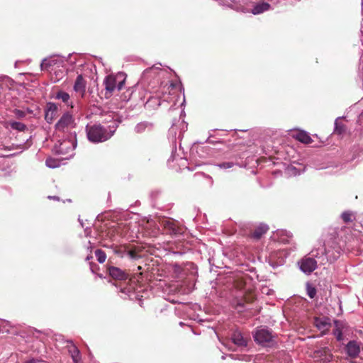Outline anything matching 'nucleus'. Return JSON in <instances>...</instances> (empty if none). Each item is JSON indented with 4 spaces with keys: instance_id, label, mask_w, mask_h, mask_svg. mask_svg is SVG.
Returning a JSON list of instances; mask_svg holds the SVG:
<instances>
[{
    "instance_id": "f257e3e1",
    "label": "nucleus",
    "mask_w": 363,
    "mask_h": 363,
    "mask_svg": "<svg viewBox=\"0 0 363 363\" xmlns=\"http://www.w3.org/2000/svg\"><path fill=\"white\" fill-rule=\"evenodd\" d=\"M164 89L169 91V95L168 97L164 96V100L174 102V104L168 110V114L169 117L172 118V121L167 134L168 140L172 145V154L167 163L170 168H174V165L172 163L179 157V154L177 153V145L179 150L182 148V122L180 121L182 118V103H177L179 99L177 91L181 90V86H177L171 82L167 84Z\"/></svg>"
},
{
    "instance_id": "f03ea898",
    "label": "nucleus",
    "mask_w": 363,
    "mask_h": 363,
    "mask_svg": "<svg viewBox=\"0 0 363 363\" xmlns=\"http://www.w3.org/2000/svg\"><path fill=\"white\" fill-rule=\"evenodd\" d=\"M117 128L116 125H109L108 129L99 123L87 125L86 132L88 140L94 143H103L112 137Z\"/></svg>"
},
{
    "instance_id": "7ed1b4c3",
    "label": "nucleus",
    "mask_w": 363,
    "mask_h": 363,
    "mask_svg": "<svg viewBox=\"0 0 363 363\" xmlns=\"http://www.w3.org/2000/svg\"><path fill=\"white\" fill-rule=\"evenodd\" d=\"M75 126L76 123L73 116L69 112H65L55 125L56 137L64 138L67 135L76 134Z\"/></svg>"
},
{
    "instance_id": "20e7f679",
    "label": "nucleus",
    "mask_w": 363,
    "mask_h": 363,
    "mask_svg": "<svg viewBox=\"0 0 363 363\" xmlns=\"http://www.w3.org/2000/svg\"><path fill=\"white\" fill-rule=\"evenodd\" d=\"M65 60V57L59 56L45 58L40 64L41 70L54 73L56 75V80H58L62 78L65 72V67H64Z\"/></svg>"
},
{
    "instance_id": "39448f33",
    "label": "nucleus",
    "mask_w": 363,
    "mask_h": 363,
    "mask_svg": "<svg viewBox=\"0 0 363 363\" xmlns=\"http://www.w3.org/2000/svg\"><path fill=\"white\" fill-rule=\"evenodd\" d=\"M57 143L55 145V151L57 154L67 155L68 159L74 155V150L77 146V134L67 135L64 138H58Z\"/></svg>"
},
{
    "instance_id": "423d86ee",
    "label": "nucleus",
    "mask_w": 363,
    "mask_h": 363,
    "mask_svg": "<svg viewBox=\"0 0 363 363\" xmlns=\"http://www.w3.org/2000/svg\"><path fill=\"white\" fill-rule=\"evenodd\" d=\"M197 275V267L192 262L183 266V294H189L194 289Z\"/></svg>"
},
{
    "instance_id": "0eeeda50",
    "label": "nucleus",
    "mask_w": 363,
    "mask_h": 363,
    "mask_svg": "<svg viewBox=\"0 0 363 363\" xmlns=\"http://www.w3.org/2000/svg\"><path fill=\"white\" fill-rule=\"evenodd\" d=\"M167 294L166 296V300L173 305H176L174 306V311L175 315L180 318L182 315V294H181V285L179 284H171L168 289Z\"/></svg>"
},
{
    "instance_id": "6e6552de",
    "label": "nucleus",
    "mask_w": 363,
    "mask_h": 363,
    "mask_svg": "<svg viewBox=\"0 0 363 363\" xmlns=\"http://www.w3.org/2000/svg\"><path fill=\"white\" fill-rule=\"evenodd\" d=\"M119 78H121V76L119 75H108L105 78L104 84L105 86L106 97L111 96L112 93L116 89L121 90L122 89L125 82V79H120L119 80Z\"/></svg>"
},
{
    "instance_id": "1a4fd4ad",
    "label": "nucleus",
    "mask_w": 363,
    "mask_h": 363,
    "mask_svg": "<svg viewBox=\"0 0 363 363\" xmlns=\"http://www.w3.org/2000/svg\"><path fill=\"white\" fill-rule=\"evenodd\" d=\"M255 342L264 347H271L274 342L272 333L264 328L259 329L254 335Z\"/></svg>"
},
{
    "instance_id": "9d476101",
    "label": "nucleus",
    "mask_w": 363,
    "mask_h": 363,
    "mask_svg": "<svg viewBox=\"0 0 363 363\" xmlns=\"http://www.w3.org/2000/svg\"><path fill=\"white\" fill-rule=\"evenodd\" d=\"M57 113L58 106L52 102L47 103L45 110V119L48 123H52L57 116Z\"/></svg>"
},
{
    "instance_id": "9b49d317",
    "label": "nucleus",
    "mask_w": 363,
    "mask_h": 363,
    "mask_svg": "<svg viewBox=\"0 0 363 363\" xmlns=\"http://www.w3.org/2000/svg\"><path fill=\"white\" fill-rule=\"evenodd\" d=\"M301 269L307 274H311L317 267V262L315 259L311 257H305L301 261Z\"/></svg>"
},
{
    "instance_id": "f8f14e48",
    "label": "nucleus",
    "mask_w": 363,
    "mask_h": 363,
    "mask_svg": "<svg viewBox=\"0 0 363 363\" xmlns=\"http://www.w3.org/2000/svg\"><path fill=\"white\" fill-rule=\"evenodd\" d=\"M313 325L321 331L322 334H325L330 328V323L328 318L315 317L313 318Z\"/></svg>"
},
{
    "instance_id": "ddd939ff",
    "label": "nucleus",
    "mask_w": 363,
    "mask_h": 363,
    "mask_svg": "<svg viewBox=\"0 0 363 363\" xmlns=\"http://www.w3.org/2000/svg\"><path fill=\"white\" fill-rule=\"evenodd\" d=\"M86 82L85 79L83 78L82 75H78L75 80L73 87L74 91L78 93L82 97H83L86 92Z\"/></svg>"
},
{
    "instance_id": "4468645a",
    "label": "nucleus",
    "mask_w": 363,
    "mask_h": 363,
    "mask_svg": "<svg viewBox=\"0 0 363 363\" xmlns=\"http://www.w3.org/2000/svg\"><path fill=\"white\" fill-rule=\"evenodd\" d=\"M315 357L319 358L320 361L328 362L332 360L333 354L328 347H323L315 351Z\"/></svg>"
},
{
    "instance_id": "2eb2a0df",
    "label": "nucleus",
    "mask_w": 363,
    "mask_h": 363,
    "mask_svg": "<svg viewBox=\"0 0 363 363\" xmlns=\"http://www.w3.org/2000/svg\"><path fill=\"white\" fill-rule=\"evenodd\" d=\"M345 349L347 354L352 358L357 357L360 352L359 345L354 340L350 341L347 344Z\"/></svg>"
},
{
    "instance_id": "dca6fc26",
    "label": "nucleus",
    "mask_w": 363,
    "mask_h": 363,
    "mask_svg": "<svg viewBox=\"0 0 363 363\" xmlns=\"http://www.w3.org/2000/svg\"><path fill=\"white\" fill-rule=\"evenodd\" d=\"M268 230L269 228L267 225L260 224L250 233L249 237L258 240L268 231Z\"/></svg>"
},
{
    "instance_id": "f3484780",
    "label": "nucleus",
    "mask_w": 363,
    "mask_h": 363,
    "mask_svg": "<svg viewBox=\"0 0 363 363\" xmlns=\"http://www.w3.org/2000/svg\"><path fill=\"white\" fill-rule=\"evenodd\" d=\"M108 272L110 276L116 279L125 280L128 278V274L125 272L116 267H109Z\"/></svg>"
},
{
    "instance_id": "a211bd4d",
    "label": "nucleus",
    "mask_w": 363,
    "mask_h": 363,
    "mask_svg": "<svg viewBox=\"0 0 363 363\" xmlns=\"http://www.w3.org/2000/svg\"><path fill=\"white\" fill-rule=\"evenodd\" d=\"M197 242L196 239L193 236H189L186 231L183 230V254L184 253V248L190 250Z\"/></svg>"
},
{
    "instance_id": "6ab92c4d",
    "label": "nucleus",
    "mask_w": 363,
    "mask_h": 363,
    "mask_svg": "<svg viewBox=\"0 0 363 363\" xmlns=\"http://www.w3.org/2000/svg\"><path fill=\"white\" fill-rule=\"evenodd\" d=\"M293 137L296 140L304 144H310L313 142V140L309 135V134L303 130L298 131L296 134L293 135Z\"/></svg>"
},
{
    "instance_id": "aec40b11",
    "label": "nucleus",
    "mask_w": 363,
    "mask_h": 363,
    "mask_svg": "<svg viewBox=\"0 0 363 363\" xmlns=\"http://www.w3.org/2000/svg\"><path fill=\"white\" fill-rule=\"evenodd\" d=\"M233 342L240 347L246 346L247 340L243 337L240 332H235L231 337Z\"/></svg>"
},
{
    "instance_id": "412c9836",
    "label": "nucleus",
    "mask_w": 363,
    "mask_h": 363,
    "mask_svg": "<svg viewBox=\"0 0 363 363\" xmlns=\"http://www.w3.org/2000/svg\"><path fill=\"white\" fill-rule=\"evenodd\" d=\"M270 8V5L268 3L262 2L257 4L252 10V13L255 15L262 13L266 11H268Z\"/></svg>"
},
{
    "instance_id": "4be33fe9",
    "label": "nucleus",
    "mask_w": 363,
    "mask_h": 363,
    "mask_svg": "<svg viewBox=\"0 0 363 363\" xmlns=\"http://www.w3.org/2000/svg\"><path fill=\"white\" fill-rule=\"evenodd\" d=\"M55 99L57 100H60L64 102L67 106L71 105L72 102H70V96L69 94L63 91H59L56 93L55 96Z\"/></svg>"
},
{
    "instance_id": "5701e85b",
    "label": "nucleus",
    "mask_w": 363,
    "mask_h": 363,
    "mask_svg": "<svg viewBox=\"0 0 363 363\" xmlns=\"http://www.w3.org/2000/svg\"><path fill=\"white\" fill-rule=\"evenodd\" d=\"M69 352L72 358L74 363H79L81 359L80 352L74 345H72L69 347Z\"/></svg>"
},
{
    "instance_id": "b1692460",
    "label": "nucleus",
    "mask_w": 363,
    "mask_h": 363,
    "mask_svg": "<svg viewBox=\"0 0 363 363\" xmlns=\"http://www.w3.org/2000/svg\"><path fill=\"white\" fill-rule=\"evenodd\" d=\"M152 128V124L148 122H140L138 123L135 127V130L138 133H141L144 132L145 130H151Z\"/></svg>"
},
{
    "instance_id": "393cba45",
    "label": "nucleus",
    "mask_w": 363,
    "mask_h": 363,
    "mask_svg": "<svg viewBox=\"0 0 363 363\" xmlns=\"http://www.w3.org/2000/svg\"><path fill=\"white\" fill-rule=\"evenodd\" d=\"M334 324L335 325V329L333 330V334L336 337L338 341L342 340V333L341 330L342 323L339 320H335Z\"/></svg>"
},
{
    "instance_id": "a878e982",
    "label": "nucleus",
    "mask_w": 363,
    "mask_h": 363,
    "mask_svg": "<svg viewBox=\"0 0 363 363\" xmlns=\"http://www.w3.org/2000/svg\"><path fill=\"white\" fill-rule=\"evenodd\" d=\"M255 299V295L251 292H247L243 296V298L238 303V306H243L244 303H252Z\"/></svg>"
},
{
    "instance_id": "bb28decb",
    "label": "nucleus",
    "mask_w": 363,
    "mask_h": 363,
    "mask_svg": "<svg viewBox=\"0 0 363 363\" xmlns=\"http://www.w3.org/2000/svg\"><path fill=\"white\" fill-rule=\"evenodd\" d=\"M346 126L342 123H339L337 121L335 122V128L334 130V133L341 135H343L346 132Z\"/></svg>"
},
{
    "instance_id": "cd10ccee",
    "label": "nucleus",
    "mask_w": 363,
    "mask_h": 363,
    "mask_svg": "<svg viewBox=\"0 0 363 363\" xmlns=\"http://www.w3.org/2000/svg\"><path fill=\"white\" fill-rule=\"evenodd\" d=\"M10 126L12 129L16 130L18 131H24L26 128V126L25 124H23L21 122H18V121L10 122Z\"/></svg>"
},
{
    "instance_id": "c85d7f7f",
    "label": "nucleus",
    "mask_w": 363,
    "mask_h": 363,
    "mask_svg": "<svg viewBox=\"0 0 363 363\" xmlns=\"http://www.w3.org/2000/svg\"><path fill=\"white\" fill-rule=\"evenodd\" d=\"M341 218L343 220L344 223H348L352 222L354 220V216L352 212L345 211L342 213Z\"/></svg>"
},
{
    "instance_id": "c756f323",
    "label": "nucleus",
    "mask_w": 363,
    "mask_h": 363,
    "mask_svg": "<svg viewBox=\"0 0 363 363\" xmlns=\"http://www.w3.org/2000/svg\"><path fill=\"white\" fill-rule=\"evenodd\" d=\"M45 164L49 168H56L60 166V162L53 158H48L45 161Z\"/></svg>"
},
{
    "instance_id": "7c9ffc66",
    "label": "nucleus",
    "mask_w": 363,
    "mask_h": 363,
    "mask_svg": "<svg viewBox=\"0 0 363 363\" xmlns=\"http://www.w3.org/2000/svg\"><path fill=\"white\" fill-rule=\"evenodd\" d=\"M95 256L97 259V261L99 263H104L106 261V253L101 250H96L95 251Z\"/></svg>"
},
{
    "instance_id": "2f4dec72",
    "label": "nucleus",
    "mask_w": 363,
    "mask_h": 363,
    "mask_svg": "<svg viewBox=\"0 0 363 363\" xmlns=\"http://www.w3.org/2000/svg\"><path fill=\"white\" fill-rule=\"evenodd\" d=\"M307 294L311 298H313L316 295V289L310 284L306 285Z\"/></svg>"
},
{
    "instance_id": "473e14b6",
    "label": "nucleus",
    "mask_w": 363,
    "mask_h": 363,
    "mask_svg": "<svg viewBox=\"0 0 363 363\" xmlns=\"http://www.w3.org/2000/svg\"><path fill=\"white\" fill-rule=\"evenodd\" d=\"M233 162H223V163H220L218 164V167L220 168H223V169H228V168H231L232 167H233Z\"/></svg>"
},
{
    "instance_id": "72a5a7b5",
    "label": "nucleus",
    "mask_w": 363,
    "mask_h": 363,
    "mask_svg": "<svg viewBox=\"0 0 363 363\" xmlns=\"http://www.w3.org/2000/svg\"><path fill=\"white\" fill-rule=\"evenodd\" d=\"M128 255L132 259H137L139 257V256L133 250L129 251Z\"/></svg>"
},
{
    "instance_id": "f704fd0d",
    "label": "nucleus",
    "mask_w": 363,
    "mask_h": 363,
    "mask_svg": "<svg viewBox=\"0 0 363 363\" xmlns=\"http://www.w3.org/2000/svg\"><path fill=\"white\" fill-rule=\"evenodd\" d=\"M158 69V67H155V66H153V67H150V68H149V69H145V70L144 71V72H145V73H147V72H150V71H152V70H153V69Z\"/></svg>"
},
{
    "instance_id": "c9c22d12",
    "label": "nucleus",
    "mask_w": 363,
    "mask_h": 363,
    "mask_svg": "<svg viewBox=\"0 0 363 363\" xmlns=\"http://www.w3.org/2000/svg\"><path fill=\"white\" fill-rule=\"evenodd\" d=\"M16 115L19 117H23L24 116V113L23 111L17 110L16 111Z\"/></svg>"
},
{
    "instance_id": "e433bc0d",
    "label": "nucleus",
    "mask_w": 363,
    "mask_h": 363,
    "mask_svg": "<svg viewBox=\"0 0 363 363\" xmlns=\"http://www.w3.org/2000/svg\"><path fill=\"white\" fill-rule=\"evenodd\" d=\"M48 199H55V200H59V198L57 196H48Z\"/></svg>"
},
{
    "instance_id": "4c0bfd02",
    "label": "nucleus",
    "mask_w": 363,
    "mask_h": 363,
    "mask_svg": "<svg viewBox=\"0 0 363 363\" xmlns=\"http://www.w3.org/2000/svg\"><path fill=\"white\" fill-rule=\"evenodd\" d=\"M92 258V256H87L86 258V260H89L90 259Z\"/></svg>"
},
{
    "instance_id": "58836bf2",
    "label": "nucleus",
    "mask_w": 363,
    "mask_h": 363,
    "mask_svg": "<svg viewBox=\"0 0 363 363\" xmlns=\"http://www.w3.org/2000/svg\"><path fill=\"white\" fill-rule=\"evenodd\" d=\"M179 325L180 326H182V321H180V322L179 323Z\"/></svg>"
}]
</instances>
